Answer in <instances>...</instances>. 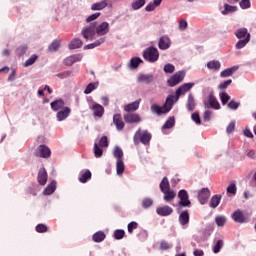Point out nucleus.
Instances as JSON below:
<instances>
[{
    "label": "nucleus",
    "mask_w": 256,
    "mask_h": 256,
    "mask_svg": "<svg viewBox=\"0 0 256 256\" xmlns=\"http://www.w3.org/2000/svg\"><path fill=\"white\" fill-rule=\"evenodd\" d=\"M151 137V133L148 131L141 132V128H139L134 134L133 141L135 145H139V143H143V145H149Z\"/></svg>",
    "instance_id": "f257e3e1"
},
{
    "label": "nucleus",
    "mask_w": 256,
    "mask_h": 256,
    "mask_svg": "<svg viewBox=\"0 0 256 256\" xmlns=\"http://www.w3.org/2000/svg\"><path fill=\"white\" fill-rule=\"evenodd\" d=\"M143 57L149 63H155L159 60V50L155 47H149L144 51Z\"/></svg>",
    "instance_id": "f03ea898"
},
{
    "label": "nucleus",
    "mask_w": 256,
    "mask_h": 256,
    "mask_svg": "<svg viewBox=\"0 0 256 256\" xmlns=\"http://www.w3.org/2000/svg\"><path fill=\"white\" fill-rule=\"evenodd\" d=\"M204 107L205 109H221V104H219V101L215 97V93L213 91L209 93L207 100L204 101Z\"/></svg>",
    "instance_id": "7ed1b4c3"
},
{
    "label": "nucleus",
    "mask_w": 256,
    "mask_h": 256,
    "mask_svg": "<svg viewBox=\"0 0 256 256\" xmlns=\"http://www.w3.org/2000/svg\"><path fill=\"white\" fill-rule=\"evenodd\" d=\"M81 35L86 41H93V38L97 35L95 22H91L90 25L84 27L81 31Z\"/></svg>",
    "instance_id": "20e7f679"
},
{
    "label": "nucleus",
    "mask_w": 256,
    "mask_h": 256,
    "mask_svg": "<svg viewBox=\"0 0 256 256\" xmlns=\"http://www.w3.org/2000/svg\"><path fill=\"white\" fill-rule=\"evenodd\" d=\"M178 205L180 207H191V200H189V193L187 192V190L182 189L178 192Z\"/></svg>",
    "instance_id": "39448f33"
},
{
    "label": "nucleus",
    "mask_w": 256,
    "mask_h": 256,
    "mask_svg": "<svg viewBox=\"0 0 256 256\" xmlns=\"http://www.w3.org/2000/svg\"><path fill=\"white\" fill-rule=\"evenodd\" d=\"M183 79H185V72L178 71L168 79L167 83L169 87H175V85H179V83L183 82Z\"/></svg>",
    "instance_id": "423d86ee"
},
{
    "label": "nucleus",
    "mask_w": 256,
    "mask_h": 256,
    "mask_svg": "<svg viewBox=\"0 0 256 256\" xmlns=\"http://www.w3.org/2000/svg\"><path fill=\"white\" fill-rule=\"evenodd\" d=\"M231 218L235 223H249V217L245 216L241 209H237L236 211H234L231 215Z\"/></svg>",
    "instance_id": "0eeeda50"
},
{
    "label": "nucleus",
    "mask_w": 256,
    "mask_h": 256,
    "mask_svg": "<svg viewBox=\"0 0 256 256\" xmlns=\"http://www.w3.org/2000/svg\"><path fill=\"white\" fill-rule=\"evenodd\" d=\"M36 157H41L42 159H49L51 157V149L47 145H40L35 151Z\"/></svg>",
    "instance_id": "6e6552de"
},
{
    "label": "nucleus",
    "mask_w": 256,
    "mask_h": 256,
    "mask_svg": "<svg viewBox=\"0 0 256 256\" xmlns=\"http://www.w3.org/2000/svg\"><path fill=\"white\" fill-rule=\"evenodd\" d=\"M94 23H95L96 34H98L100 37H103V35H107V33H109L108 22H102L101 24H98L97 21H94Z\"/></svg>",
    "instance_id": "1a4fd4ad"
},
{
    "label": "nucleus",
    "mask_w": 256,
    "mask_h": 256,
    "mask_svg": "<svg viewBox=\"0 0 256 256\" xmlns=\"http://www.w3.org/2000/svg\"><path fill=\"white\" fill-rule=\"evenodd\" d=\"M209 197H211V190H209V188H202L198 192V200L201 205H205L207 201H209Z\"/></svg>",
    "instance_id": "9d476101"
},
{
    "label": "nucleus",
    "mask_w": 256,
    "mask_h": 256,
    "mask_svg": "<svg viewBox=\"0 0 256 256\" xmlns=\"http://www.w3.org/2000/svg\"><path fill=\"white\" fill-rule=\"evenodd\" d=\"M194 85H195L194 83H185L182 86H180L176 90V101H179V98L181 97V95H185V93L191 91Z\"/></svg>",
    "instance_id": "9b49d317"
},
{
    "label": "nucleus",
    "mask_w": 256,
    "mask_h": 256,
    "mask_svg": "<svg viewBox=\"0 0 256 256\" xmlns=\"http://www.w3.org/2000/svg\"><path fill=\"white\" fill-rule=\"evenodd\" d=\"M177 94H175V96L173 95H169L166 98L165 104L163 105L164 107V112L169 113V111H171V109H173V105H175V103H177Z\"/></svg>",
    "instance_id": "f8f14e48"
},
{
    "label": "nucleus",
    "mask_w": 256,
    "mask_h": 256,
    "mask_svg": "<svg viewBox=\"0 0 256 256\" xmlns=\"http://www.w3.org/2000/svg\"><path fill=\"white\" fill-rule=\"evenodd\" d=\"M124 121L128 124L141 123V116L137 113L124 114Z\"/></svg>",
    "instance_id": "ddd939ff"
},
{
    "label": "nucleus",
    "mask_w": 256,
    "mask_h": 256,
    "mask_svg": "<svg viewBox=\"0 0 256 256\" xmlns=\"http://www.w3.org/2000/svg\"><path fill=\"white\" fill-rule=\"evenodd\" d=\"M113 124L117 131H123V129H125V122L123 121V116H121V114H114Z\"/></svg>",
    "instance_id": "4468645a"
},
{
    "label": "nucleus",
    "mask_w": 256,
    "mask_h": 256,
    "mask_svg": "<svg viewBox=\"0 0 256 256\" xmlns=\"http://www.w3.org/2000/svg\"><path fill=\"white\" fill-rule=\"evenodd\" d=\"M90 109L93 111V115L94 117H103L104 113H105V108H103L102 105L98 104V103H94L90 106Z\"/></svg>",
    "instance_id": "2eb2a0df"
},
{
    "label": "nucleus",
    "mask_w": 256,
    "mask_h": 256,
    "mask_svg": "<svg viewBox=\"0 0 256 256\" xmlns=\"http://www.w3.org/2000/svg\"><path fill=\"white\" fill-rule=\"evenodd\" d=\"M137 81L139 83H145L146 85H149L155 81V76H153V74H140L137 77Z\"/></svg>",
    "instance_id": "dca6fc26"
},
{
    "label": "nucleus",
    "mask_w": 256,
    "mask_h": 256,
    "mask_svg": "<svg viewBox=\"0 0 256 256\" xmlns=\"http://www.w3.org/2000/svg\"><path fill=\"white\" fill-rule=\"evenodd\" d=\"M158 47L162 51H165V49H169V47H171V39H169V37L167 36L160 37Z\"/></svg>",
    "instance_id": "f3484780"
},
{
    "label": "nucleus",
    "mask_w": 256,
    "mask_h": 256,
    "mask_svg": "<svg viewBox=\"0 0 256 256\" xmlns=\"http://www.w3.org/2000/svg\"><path fill=\"white\" fill-rule=\"evenodd\" d=\"M69 115H71V108L69 107H64V109L60 110L57 114V121H65V119H67V117H69Z\"/></svg>",
    "instance_id": "a211bd4d"
},
{
    "label": "nucleus",
    "mask_w": 256,
    "mask_h": 256,
    "mask_svg": "<svg viewBox=\"0 0 256 256\" xmlns=\"http://www.w3.org/2000/svg\"><path fill=\"white\" fill-rule=\"evenodd\" d=\"M156 213L160 215V217H168V215H171V213H173V208H171V206L158 207L156 209Z\"/></svg>",
    "instance_id": "6ab92c4d"
},
{
    "label": "nucleus",
    "mask_w": 256,
    "mask_h": 256,
    "mask_svg": "<svg viewBox=\"0 0 256 256\" xmlns=\"http://www.w3.org/2000/svg\"><path fill=\"white\" fill-rule=\"evenodd\" d=\"M47 178V170L45 168L40 169L37 177L39 185H47Z\"/></svg>",
    "instance_id": "aec40b11"
},
{
    "label": "nucleus",
    "mask_w": 256,
    "mask_h": 256,
    "mask_svg": "<svg viewBox=\"0 0 256 256\" xmlns=\"http://www.w3.org/2000/svg\"><path fill=\"white\" fill-rule=\"evenodd\" d=\"M81 59H83V56L76 54V55H72L67 57L64 60V64L68 67H71V65H73L74 63H77V61H81Z\"/></svg>",
    "instance_id": "412c9836"
},
{
    "label": "nucleus",
    "mask_w": 256,
    "mask_h": 256,
    "mask_svg": "<svg viewBox=\"0 0 256 256\" xmlns=\"http://www.w3.org/2000/svg\"><path fill=\"white\" fill-rule=\"evenodd\" d=\"M221 198L222 196L219 194L212 196L209 202V207H211V209H217L219 203H221Z\"/></svg>",
    "instance_id": "4be33fe9"
},
{
    "label": "nucleus",
    "mask_w": 256,
    "mask_h": 256,
    "mask_svg": "<svg viewBox=\"0 0 256 256\" xmlns=\"http://www.w3.org/2000/svg\"><path fill=\"white\" fill-rule=\"evenodd\" d=\"M164 194V201H166L167 203H171V201H173V199H175V197H177V193L173 190H166L164 192H162Z\"/></svg>",
    "instance_id": "5701e85b"
},
{
    "label": "nucleus",
    "mask_w": 256,
    "mask_h": 256,
    "mask_svg": "<svg viewBox=\"0 0 256 256\" xmlns=\"http://www.w3.org/2000/svg\"><path fill=\"white\" fill-rule=\"evenodd\" d=\"M50 105L53 111H59V109H64L63 107H65V101H63V99L55 100L51 102Z\"/></svg>",
    "instance_id": "b1692460"
},
{
    "label": "nucleus",
    "mask_w": 256,
    "mask_h": 256,
    "mask_svg": "<svg viewBox=\"0 0 256 256\" xmlns=\"http://www.w3.org/2000/svg\"><path fill=\"white\" fill-rule=\"evenodd\" d=\"M105 237H106L105 232L98 231L93 234L92 241H94V243H102V241H105Z\"/></svg>",
    "instance_id": "393cba45"
},
{
    "label": "nucleus",
    "mask_w": 256,
    "mask_h": 256,
    "mask_svg": "<svg viewBox=\"0 0 256 256\" xmlns=\"http://www.w3.org/2000/svg\"><path fill=\"white\" fill-rule=\"evenodd\" d=\"M107 7V0H102L101 2H96L91 5V11H102Z\"/></svg>",
    "instance_id": "a878e982"
},
{
    "label": "nucleus",
    "mask_w": 256,
    "mask_h": 256,
    "mask_svg": "<svg viewBox=\"0 0 256 256\" xmlns=\"http://www.w3.org/2000/svg\"><path fill=\"white\" fill-rule=\"evenodd\" d=\"M249 35L251 34H249L247 28H239L235 32L237 39H246V37H249Z\"/></svg>",
    "instance_id": "bb28decb"
},
{
    "label": "nucleus",
    "mask_w": 256,
    "mask_h": 256,
    "mask_svg": "<svg viewBox=\"0 0 256 256\" xmlns=\"http://www.w3.org/2000/svg\"><path fill=\"white\" fill-rule=\"evenodd\" d=\"M57 189V182L52 181L45 189H44V195H53L55 193V190Z\"/></svg>",
    "instance_id": "cd10ccee"
},
{
    "label": "nucleus",
    "mask_w": 256,
    "mask_h": 256,
    "mask_svg": "<svg viewBox=\"0 0 256 256\" xmlns=\"http://www.w3.org/2000/svg\"><path fill=\"white\" fill-rule=\"evenodd\" d=\"M179 223L181 225H189V212L187 210L181 212L179 215Z\"/></svg>",
    "instance_id": "c85d7f7f"
},
{
    "label": "nucleus",
    "mask_w": 256,
    "mask_h": 256,
    "mask_svg": "<svg viewBox=\"0 0 256 256\" xmlns=\"http://www.w3.org/2000/svg\"><path fill=\"white\" fill-rule=\"evenodd\" d=\"M160 191L164 193L165 191H169L171 189V184H169V179L164 177L160 182Z\"/></svg>",
    "instance_id": "c756f323"
},
{
    "label": "nucleus",
    "mask_w": 256,
    "mask_h": 256,
    "mask_svg": "<svg viewBox=\"0 0 256 256\" xmlns=\"http://www.w3.org/2000/svg\"><path fill=\"white\" fill-rule=\"evenodd\" d=\"M139 109V101L132 102L124 107L126 113H132V111H137Z\"/></svg>",
    "instance_id": "7c9ffc66"
},
{
    "label": "nucleus",
    "mask_w": 256,
    "mask_h": 256,
    "mask_svg": "<svg viewBox=\"0 0 256 256\" xmlns=\"http://www.w3.org/2000/svg\"><path fill=\"white\" fill-rule=\"evenodd\" d=\"M83 47V41L79 38L73 39L69 44V49H81Z\"/></svg>",
    "instance_id": "2f4dec72"
},
{
    "label": "nucleus",
    "mask_w": 256,
    "mask_h": 256,
    "mask_svg": "<svg viewBox=\"0 0 256 256\" xmlns=\"http://www.w3.org/2000/svg\"><path fill=\"white\" fill-rule=\"evenodd\" d=\"M237 69H239V67H237V66L225 69L220 73V77H224V78L231 77V75H233V73H235V71H237Z\"/></svg>",
    "instance_id": "473e14b6"
},
{
    "label": "nucleus",
    "mask_w": 256,
    "mask_h": 256,
    "mask_svg": "<svg viewBox=\"0 0 256 256\" xmlns=\"http://www.w3.org/2000/svg\"><path fill=\"white\" fill-rule=\"evenodd\" d=\"M125 171V163H123V159H119L116 161V173L117 175H123Z\"/></svg>",
    "instance_id": "72a5a7b5"
},
{
    "label": "nucleus",
    "mask_w": 256,
    "mask_h": 256,
    "mask_svg": "<svg viewBox=\"0 0 256 256\" xmlns=\"http://www.w3.org/2000/svg\"><path fill=\"white\" fill-rule=\"evenodd\" d=\"M94 157L99 159L103 157V147L99 146V144L95 143L93 148Z\"/></svg>",
    "instance_id": "f704fd0d"
},
{
    "label": "nucleus",
    "mask_w": 256,
    "mask_h": 256,
    "mask_svg": "<svg viewBox=\"0 0 256 256\" xmlns=\"http://www.w3.org/2000/svg\"><path fill=\"white\" fill-rule=\"evenodd\" d=\"M151 112L155 113L156 115H163V113H167V112H165L164 106L161 107L157 104H153L151 106Z\"/></svg>",
    "instance_id": "c9c22d12"
},
{
    "label": "nucleus",
    "mask_w": 256,
    "mask_h": 256,
    "mask_svg": "<svg viewBox=\"0 0 256 256\" xmlns=\"http://www.w3.org/2000/svg\"><path fill=\"white\" fill-rule=\"evenodd\" d=\"M237 11V6H231L229 4H224V10H222V15H229V13H235Z\"/></svg>",
    "instance_id": "e433bc0d"
},
{
    "label": "nucleus",
    "mask_w": 256,
    "mask_h": 256,
    "mask_svg": "<svg viewBox=\"0 0 256 256\" xmlns=\"http://www.w3.org/2000/svg\"><path fill=\"white\" fill-rule=\"evenodd\" d=\"M249 41H251V35L248 34V37L242 39V40H239L235 47L236 49H243V47H245L247 45V43H249Z\"/></svg>",
    "instance_id": "4c0bfd02"
},
{
    "label": "nucleus",
    "mask_w": 256,
    "mask_h": 256,
    "mask_svg": "<svg viewBox=\"0 0 256 256\" xmlns=\"http://www.w3.org/2000/svg\"><path fill=\"white\" fill-rule=\"evenodd\" d=\"M103 43H105V38H100L99 40L84 46V49H95V47H99L100 45H103Z\"/></svg>",
    "instance_id": "58836bf2"
},
{
    "label": "nucleus",
    "mask_w": 256,
    "mask_h": 256,
    "mask_svg": "<svg viewBox=\"0 0 256 256\" xmlns=\"http://www.w3.org/2000/svg\"><path fill=\"white\" fill-rule=\"evenodd\" d=\"M208 69H215L216 71H219L221 69V63L217 60H213L207 63Z\"/></svg>",
    "instance_id": "ea45409f"
},
{
    "label": "nucleus",
    "mask_w": 256,
    "mask_h": 256,
    "mask_svg": "<svg viewBox=\"0 0 256 256\" xmlns=\"http://www.w3.org/2000/svg\"><path fill=\"white\" fill-rule=\"evenodd\" d=\"M215 222L218 227H225V223H227V217L221 215L216 216Z\"/></svg>",
    "instance_id": "a19ab883"
},
{
    "label": "nucleus",
    "mask_w": 256,
    "mask_h": 256,
    "mask_svg": "<svg viewBox=\"0 0 256 256\" xmlns=\"http://www.w3.org/2000/svg\"><path fill=\"white\" fill-rule=\"evenodd\" d=\"M145 5V0H135L134 2H132V9L134 11H138V9H141V7H143Z\"/></svg>",
    "instance_id": "79ce46f5"
},
{
    "label": "nucleus",
    "mask_w": 256,
    "mask_h": 256,
    "mask_svg": "<svg viewBox=\"0 0 256 256\" xmlns=\"http://www.w3.org/2000/svg\"><path fill=\"white\" fill-rule=\"evenodd\" d=\"M187 109L188 111H193L195 109V98H193V95L191 94L188 96Z\"/></svg>",
    "instance_id": "37998d69"
},
{
    "label": "nucleus",
    "mask_w": 256,
    "mask_h": 256,
    "mask_svg": "<svg viewBox=\"0 0 256 256\" xmlns=\"http://www.w3.org/2000/svg\"><path fill=\"white\" fill-rule=\"evenodd\" d=\"M143 63V60H141V58L139 57H134L130 60V67L131 69H137V67H139V64Z\"/></svg>",
    "instance_id": "c03bdc74"
},
{
    "label": "nucleus",
    "mask_w": 256,
    "mask_h": 256,
    "mask_svg": "<svg viewBox=\"0 0 256 256\" xmlns=\"http://www.w3.org/2000/svg\"><path fill=\"white\" fill-rule=\"evenodd\" d=\"M175 126V118L170 117L165 124L162 126V129H171Z\"/></svg>",
    "instance_id": "a18cd8bd"
},
{
    "label": "nucleus",
    "mask_w": 256,
    "mask_h": 256,
    "mask_svg": "<svg viewBox=\"0 0 256 256\" xmlns=\"http://www.w3.org/2000/svg\"><path fill=\"white\" fill-rule=\"evenodd\" d=\"M89 179H91V171L87 170L80 176L79 181L80 183H85Z\"/></svg>",
    "instance_id": "49530a36"
},
{
    "label": "nucleus",
    "mask_w": 256,
    "mask_h": 256,
    "mask_svg": "<svg viewBox=\"0 0 256 256\" xmlns=\"http://www.w3.org/2000/svg\"><path fill=\"white\" fill-rule=\"evenodd\" d=\"M114 239H116L117 241L123 239V237H125V230H115L114 234H113Z\"/></svg>",
    "instance_id": "de8ad7c7"
},
{
    "label": "nucleus",
    "mask_w": 256,
    "mask_h": 256,
    "mask_svg": "<svg viewBox=\"0 0 256 256\" xmlns=\"http://www.w3.org/2000/svg\"><path fill=\"white\" fill-rule=\"evenodd\" d=\"M220 99H221L222 105H227V103H229V100L231 99V96H229L227 92H222L220 94Z\"/></svg>",
    "instance_id": "09e8293b"
},
{
    "label": "nucleus",
    "mask_w": 256,
    "mask_h": 256,
    "mask_svg": "<svg viewBox=\"0 0 256 256\" xmlns=\"http://www.w3.org/2000/svg\"><path fill=\"white\" fill-rule=\"evenodd\" d=\"M114 157L119 161V159H123V150L119 148V146H116L114 149Z\"/></svg>",
    "instance_id": "8fccbe9b"
},
{
    "label": "nucleus",
    "mask_w": 256,
    "mask_h": 256,
    "mask_svg": "<svg viewBox=\"0 0 256 256\" xmlns=\"http://www.w3.org/2000/svg\"><path fill=\"white\" fill-rule=\"evenodd\" d=\"M239 105H241V103L235 101V100H231L227 107L228 109H232V111H237L239 109Z\"/></svg>",
    "instance_id": "3c124183"
},
{
    "label": "nucleus",
    "mask_w": 256,
    "mask_h": 256,
    "mask_svg": "<svg viewBox=\"0 0 256 256\" xmlns=\"http://www.w3.org/2000/svg\"><path fill=\"white\" fill-rule=\"evenodd\" d=\"M223 245H224L223 240H218L213 247V253H216V254L219 253V251L223 249Z\"/></svg>",
    "instance_id": "603ef678"
},
{
    "label": "nucleus",
    "mask_w": 256,
    "mask_h": 256,
    "mask_svg": "<svg viewBox=\"0 0 256 256\" xmlns=\"http://www.w3.org/2000/svg\"><path fill=\"white\" fill-rule=\"evenodd\" d=\"M97 145L99 146V147H105V148H107V147H109V140H108V138H107V136H103L100 140H99V142L97 143Z\"/></svg>",
    "instance_id": "864d4df0"
},
{
    "label": "nucleus",
    "mask_w": 256,
    "mask_h": 256,
    "mask_svg": "<svg viewBox=\"0 0 256 256\" xmlns=\"http://www.w3.org/2000/svg\"><path fill=\"white\" fill-rule=\"evenodd\" d=\"M35 229L37 233H47L49 231V228L45 224H38Z\"/></svg>",
    "instance_id": "5fc2aeb1"
},
{
    "label": "nucleus",
    "mask_w": 256,
    "mask_h": 256,
    "mask_svg": "<svg viewBox=\"0 0 256 256\" xmlns=\"http://www.w3.org/2000/svg\"><path fill=\"white\" fill-rule=\"evenodd\" d=\"M151 205H153V199H151V198H144L142 200V207L144 209H149V207H151Z\"/></svg>",
    "instance_id": "6e6d98bb"
},
{
    "label": "nucleus",
    "mask_w": 256,
    "mask_h": 256,
    "mask_svg": "<svg viewBox=\"0 0 256 256\" xmlns=\"http://www.w3.org/2000/svg\"><path fill=\"white\" fill-rule=\"evenodd\" d=\"M27 53V46L22 45L16 49V54L18 57H23V55Z\"/></svg>",
    "instance_id": "4d7b16f0"
},
{
    "label": "nucleus",
    "mask_w": 256,
    "mask_h": 256,
    "mask_svg": "<svg viewBox=\"0 0 256 256\" xmlns=\"http://www.w3.org/2000/svg\"><path fill=\"white\" fill-rule=\"evenodd\" d=\"M227 193H230L231 195H237V185H235V183L230 184L227 187Z\"/></svg>",
    "instance_id": "13d9d810"
},
{
    "label": "nucleus",
    "mask_w": 256,
    "mask_h": 256,
    "mask_svg": "<svg viewBox=\"0 0 256 256\" xmlns=\"http://www.w3.org/2000/svg\"><path fill=\"white\" fill-rule=\"evenodd\" d=\"M233 83V80L231 79H228L222 83L219 84L218 86V89H221V90H225L227 89V87H229V85H231Z\"/></svg>",
    "instance_id": "bf43d9fd"
},
{
    "label": "nucleus",
    "mask_w": 256,
    "mask_h": 256,
    "mask_svg": "<svg viewBox=\"0 0 256 256\" xmlns=\"http://www.w3.org/2000/svg\"><path fill=\"white\" fill-rule=\"evenodd\" d=\"M95 89H97V86H95V83H90L84 90V93L85 95H89V93H93Z\"/></svg>",
    "instance_id": "052dcab7"
},
{
    "label": "nucleus",
    "mask_w": 256,
    "mask_h": 256,
    "mask_svg": "<svg viewBox=\"0 0 256 256\" xmlns=\"http://www.w3.org/2000/svg\"><path fill=\"white\" fill-rule=\"evenodd\" d=\"M60 42L59 40H54L48 47L49 51H57L59 49Z\"/></svg>",
    "instance_id": "680f3d73"
},
{
    "label": "nucleus",
    "mask_w": 256,
    "mask_h": 256,
    "mask_svg": "<svg viewBox=\"0 0 256 256\" xmlns=\"http://www.w3.org/2000/svg\"><path fill=\"white\" fill-rule=\"evenodd\" d=\"M37 61V55H32L28 60H26L24 67H30V65H33Z\"/></svg>",
    "instance_id": "e2e57ef3"
},
{
    "label": "nucleus",
    "mask_w": 256,
    "mask_h": 256,
    "mask_svg": "<svg viewBox=\"0 0 256 256\" xmlns=\"http://www.w3.org/2000/svg\"><path fill=\"white\" fill-rule=\"evenodd\" d=\"M239 5L241 9H249V7H251V2L249 0H241Z\"/></svg>",
    "instance_id": "0e129e2a"
},
{
    "label": "nucleus",
    "mask_w": 256,
    "mask_h": 256,
    "mask_svg": "<svg viewBox=\"0 0 256 256\" xmlns=\"http://www.w3.org/2000/svg\"><path fill=\"white\" fill-rule=\"evenodd\" d=\"M233 131H235V120L231 121L226 128V133L228 134L233 133Z\"/></svg>",
    "instance_id": "69168bd1"
},
{
    "label": "nucleus",
    "mask_w": 256,
    "mask_h": 256,
    "mask_svg": "<svg viewBox=\"0 0 256 256\" xmlns=\"http://www.w3.org/2000/svg\"><path fill=\"white\" fill-rule=\"evenodd\" d=\"M175 71V66L173 64H166L164 66V73H173Z\"/></svg>",
    "instance_id": "338daca9"
},
{
    "label": "nucleus",
    "mask_w": 256,
    "mask_h": 256,
    "mask_svg": "<svg viewBox=\"0 0 256 256\" xmlns=\"http://www.w3.org/2000/svg\"><path fill=\"white\" fill-rule=\"evenodd\" d=\"M137 227H138L137 222H130L128 224V233H130V234L133 233V230L137 229Z\"/></svg>",
    "instance_id": "774afa93"
}]
</instances>
